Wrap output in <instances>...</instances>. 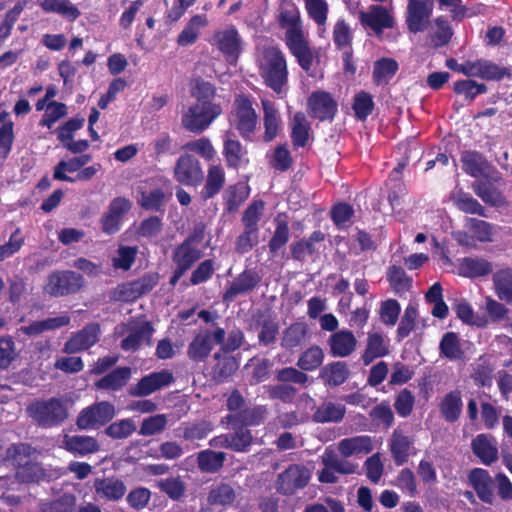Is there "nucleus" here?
Masks as SVG:
<instances>
[{
  "label": "nucleus",
  "mask_w": 512,
  "mask_h": 512,
  "mask_svg": "<svg viewBox=\"0 0 512 512\" xmlns=\"http://www.w3.org/2000/svg\"><path fill=\"white\" fill-rule=\"evenodd\" d=\"M346 409L341 404L325 402L317 407L312 419L316 423H339L345 416Z\"/></svg>",
  "instance_id": "50"
},
{
  "label": "nucleus",
  "mask_w": 512,
  "mask_h": 512,
  "mask_svg": "<svg viewBox=\"0 0 512 512\" xmlns=\"http://www.w3.org/2000/svg\"><path fill=\"white\" fill-rule=\"evenodd\" d=\"M63 448L74 455L85 456L100 450L97 439L87 435H65Z\"/></svg>",
  "instance_id": "30"
},
{
  "label": "nucleus",
  "mask_w": 512,
  "mask_h": 512,
  "mask_svg": "<svg viewBox=\"0 0 512 512\" xmlns=\"http://www.w3.org/2000/svg\"><path fill=\"white\" fill-rule=\"evenodd\" d=\"M210 44L216 47L230 64H236L243 51V41L235 26L216 30L211 37Z\"/></svg>",
  "instance_id": "8"
},
{
  "label": "nucleus",
  "mask_w": 512,
  "mask_h": 512,
  "mask_svg": "<svg viewBox=\"0 0 512 512\" xmlns=\"http://www.w3.org/2000/svg\"><path fill=\"white\" fill-rule=\"evenodd\" d=\"M265 203L263 200H254L242 214L243 232L236 238L235 250L239 254L250 252L259 242V221L263 214Z\"/></svg>",
  "instance_id": "4"
},
{
  "label": "nucleus",
  "mask_w": 512,
  "mask_h": 512,
  "mask_svg": "<svg viewBox=\"0 0 512 512\" xmlns=\"http://www.w3.org/2000/svg\"><path fill=\"white\" fill-rule=\"evenodd\" d=\"M471 449L485 465H491L498 460L497 441L490 434H478L471 442Z\"/></svg>",
  "instance_id": "26"
},
{
  "label": "nucleus",
  "mask_w": 512,
  "mask_h": 512,
  "mask_svg": "<svg viewBox=\"0 0 512 512\" xmlns=\"http://www.w3.org/2000/svg\"><path fill=\"white\" fill-rule=\"evenodd\" d=\"M31 450L30 444H12L6 449L5 454L0 456V461L11 462L18 469L26 461L30 460Z\"/></svg>",
  "instance_id": "61"
},
{
  "label": "nucleus",
  "mask_w": 512,
  "mask_h": 512,
  "mask_svg": "<svg viewBox=\"0 0 512 512\" xmlns=\"http://www.w3.org/2000/svg\"><path fill=\"white\" fill-rule=\"evenodd\" d=\"M166 195L161 188L140 191L139 206L146 211L163 212Z\"/></svg>",
  "instance_id": "59"
},
{
  "label": "nucleus",
  "mask_w": 512,
  "mask_h": 512,
  "mask_svg": "<svg viewBox=\"0 0 512 512\" xmlns=\"http://www.w3.org/2000/svg\"><path fill=\"white\" fill-rule=\"evenodd\" d=\"M453 202L456 208L463 213L487 217L485 207L468 192L459 191L453 197Z\"/></svg>",
  "instance_id": "58"
},
{
  "label": "nucleus",
  "mask_w": 512,
  "mask_h": 512,
  "mask_svg": "<svg viewBox=\"0 0 512 512\" xmlns=\"http://www.w3.org/2000/svg\"><path fill=\"white\" fill-rule=\"evenodd\" d=\"M414 440L405 435L400 428L392 432L389 448L394 463L397 466L404 465L410 457V450L413 448Z\"/></svg>",
  "instance_id": "28"
},
{
  "label": "nucleus",
  "mask_w": 512,
  "mask_h": 512,
  "mask_svg": "<svg viewBox=\"0 0 512 512\" xmlns=\"http://www.w3.org/2000/svg\"><path fill=\"white\" fill-rule=\"evenodd\" d=\"M159 274L157 272L145 273L142 277L118 285L113 291V299L120 302L131 303L152 291L158 284Z\"/></svg>",
  "instance_id": "9"
},
{
  "label": "nucleus",
  "mask_w": 512,
  "mask_h": 512,
  "mask_svg": "<svg viewBox=\"0 0 512 512\" xmlns=\"http://www.w3.org/2000/svg\"><path fill=\"white\" fill-rule=\"evenodd\" d=\"M472 189L485 204L499 206L503 203L504 198L502 193L487 182L475 181L472 184Z\"/></svg>",
  "instance_id": "63"
},
{
  "label": "nucleus",
  "mask_w": 512,
  "mask_h": 512,
  "mask_svg": "<svg viewBox=\"0 0 512 512\" xmlns=\"http://www.w3.org/2000/svg\"><path fill=\"white\" fill-rule=\"evenodd\" d=\"M249 194L250 187L246 183L238 182L236 184L229 185L222 195L226 212H236L247 200Z\"/></svg>",
  "instance_id": "42"
},
{
  "label": "nucleus",
  "mask_w": 512,
  "mask_h": 512,
  "mask_svg": "<svg viewBox=\"0 0 512 512\" xmlns=\"http://www.w3.org/2000/svg\"><path fill=\"white\" fill-rule=\"evenodd\" d=\"M389 352V340L379 332H369L361 361L364 366H368L375 359L387 356Z\"/></svg>",
  "instance_id": "29"
},
{
  "label": "nucleus",
  "mask_w": 512,
  "mask_h": 512,
  "mask_svg": "<svg viewBox=\"0 0 512 512\" xmlns=\"http://www.w3.org/2000/svg\"><path fill=\"white\" fill-rule=\"evenodd\" d=\"M155 486L173 501H179L186 493V484L180 476L161 478Z\"/></svg>",
  "instance_id": "54"
},
{
  "label": "nucleus",
  "mask_w": 512,
  "mask_h": 512,
  "mask_svg": "<svg viewBox=\"0 0 512 512\" xmlns=\"http://www.w3.org/2000/svg\"><path fill=\"white\" fill-rule=\"evenodd\" d=\"M275 378L279 383L284 384H297L303 387L310 384L309 375L300 368L292 366L278 369L275 373Z\"/></svg>",
  "instance_id": "62"
},
{
  "label": "nucleus",
  "mask_w": 512,
  "mask_h": 512,
  "mask_svg": "<svg viewBox=\"0 0 512 512\" xmlns=\"http://www.w3.org/2000/svg\"><path fill=\"white\" fill-rule=\"evenodd\" d=\"M492 270V264L485 259L465 257L459 263L460 274L469 278L489 275Z\"/></svg>",
  "instance_id": "51"
},
{
  "label": "nucleus",
  "mask_w": 512,
  "mask_h": 512,
  "mask_svg": "<svg viewBox=\"0 0 512 512\" xmlns=\"http://www.w3.org/2000/svg\"><path fill=\"white\" fill-rule=\"evenodd\" d=\"M174 382L173 373L167 369L152 372L143 376L129 389V394L134 397H144L169 386Z\"/></svg>",
  "instance_id": "16"
},
{
  "label": "nucleus",
  "mask_w": 512,
  "mask_h": 512,
  "mask_svg": "<svg viewBox=\"0 0 512 512\" xmlns=\"http://www.w3.org/2000/svg\"><path fill=\"white\" fill-rule=\"evenodd\" d=\"M351 371L346 361L337 360L327 363L320 368L319 379L327 388H336L344 384L350 377Z\"/></svg>",
  "instance_id": "25"
},
{
  "label": "nucleus",
  "mask_w": 512,
  "mask_h": 512,
  "mask_svg": "<svg viewBox=\"0 0 512 512\" xmlns=\"http://www.w3.org/2000/svg\"><path fill=\"white\" fill-rule=\"evenodd\" d=\"M115 416V407L108 401L95 402L83 408L76 419L80 430H93L109 423Z\"/></svg>",
  "instance_id": "7"
},
{
  "label": "nucleus",
  "mask_w": 512,
  "mask_h": 512,
  "mask_svg": "<svg viewBox=\"0 0 512 512\" xmlns=\"http://www.w3.org/2000/svg\"><path fill=\"white\" fill-rule=\"evenodd\" d=\"M375 103L370 93L362 90L355 94L352 109L357 120L365 121L374 110Z\"/></svg>",
  "instance_id": "64"
},
{
  "label": "nucleus",
  "mask_w": 512,
  "mask_h": 512,
  "mask_svg": "<svg viewBox=\"0 0 512 512\" xmlns=\"http://www.w3.org/2000/svg\"><path fill=\"white\" fill-rule=\"evenodd\" d=\"M463 402L458 390L447 393L440 403V411L443 418L449 422H456L462 412Z\"/></svg>",
  "instance_id": "47"
},
{
  "label": "nucleus",
  "mask_w": 512,
  "mask_h": 512,
  "mask_svg": "<svg viewBox=\"0 0 512 512\" xmlns=\"http://www.w3.org/2000/svg\"><path fill=\"white\" fill-rule=\"evenodd\" d=\"M310 480V472L303 465L291 464L277 478V491L283 495H293L297 490L306 487Z\"/></svg>",
  "instance_id": "14"
},
{
  "label": "nucleus",
  "mask_w": 512,
  "mask_h": 512,
  "mask_svg": "<svg viewBox=\"0 0 512 512\" xmlns=\"http://www.w3.org/2000/svg\"><path fill=\"white\" fill-rule=\"evenodd\" d=\"M68 315L47 318L41 321L31 322L27 326L21 327V331L28 336L39 335L48 330L58 329L67 326L70 323Z\"/></svg>",
  "instance_id": "49"
},
{
  "label": "nucleus",
  "mask_w": 512,
  "mask_h": 512,
  "mask_svg": "<svg viewBox=\"0 0 512 512\" xmlns=\"http://www.w3.org/2000/svg\"><path fill=\"white\" fill-rule=\"evenodd\" d=\"M268 409L265 405H256L250 408H244L237 413L227 414L222 418V424L226 423L231 428L237 426L247 427L259 426L263 424L267 418Z\"/></svg>",
  "instance_id": "18"
},
{
  "label": "nucleus",
  "mask_w": 512,
  "mask_h": 512,
  "mask_svg": "<svg viewBox=\"0 0 512 512\" xmlns=\"http://www.w3.org/2000/svg\"><path fill=\"white\" fill-rule=\"evenodd\" d=\"M154 328L149 321H145L139 326L133 328L129 334L122 339L121 348L125 351H137L143 342L151 344V337Z\"/></svg>",
  "instance_id": "40"
},
{
  "label": "nucleus",
  "mask_w": 512,
  "mask_h": 512,
  "mask_svg": "<svg viewBox=\"0 0 512 512\" xmlns=\"http://www.w3.org/2000/svg\"><path fill=\"white\" fill-rule=\"evenodd\" d=\"M440 355L449 359H461L464 352L461 348L460 339L455 332H446L439 343Z\"/></svg>",
  "instance_id": "60"
},
{
  "label": "nucleus",
  "mask_w": 512,
  "mask_h": 512,
  "mask_svg": "<svg viewBox=\"0 0 512 512\" xmlns=\"http://www.w3.org/2000/svg\"><path fill=\"white\" fill-rule=\"evenodd\" d=\"M362 26L371 29L375 35L380 36L385 29L394 27L395 21L388 9L381 5H371L367 11L360 12Z\"/></svg>",
  "instance_id": "17"
},
{
  "label": "nucleus",
  "mask_w": 512,
  "mask_h": 512,
  "mask_svg": "<svg viewBox=\"0 0 512 512\" xmlns=\"http://www.w3.org/2000/svg\"><path fill=\"white\" fill-rule=\"evenodd\" d=\"M258 70L264 85L276 95L283 97L287 93L289 87L287 60L278 46H268L262 50Z\"/></svg>",
  "instance_id": "1"
},
{
  "label": "nucleus",
  "mask_w": 512,
  "mask_h": 512,
  "mask_svg": "<svg viewBox=\"0 0 512 512\" xmlns=\"http://www.w3.org/2000/svg\"><path fill=\"white\" fill-rule=\"evenodd\" d=\"M434 0H408L405 11V23L409 32H424L430 23Z\"/></svg>",
  "instance_id": "11"
},
{
  "label": "nucleus",
  "mask_w": 512,
  "mask_h": 512,
  "mask_svg": "<svg viewBox=\"0 0 512 512\" xmlns=\"http://www.w3.org/2000/svg\"><path fill=\"white\" fill-rule=\"evenodd\" d=\"M262 281L260 273L253 268H246L238 274L223 293L224 302H232L239 295L252 292Z\"/></svg>",
  "instance_id": "15"
},
{
  "label": "nucleus",
  "mask_w": 512,
  "mask_h": 512,
  "mask_svg": "<svg viewBox=\"0 0 512 512\" xmlns=\"http://www.w3.org/2000/svg\"><path fill=\"white\" fill-rule=\"evenodd\" d=\"M202 257V251L188 242L179 244L172 253L175 266L188 271Z\"/></svg>",
  "instance_id": "43"
},
{
  "label": "nucleus",
  "mask_w": 512,
  "mask_h": 512,
  "mask_svg": "<svg viewBox=\"0 0 512 512\" xmlns=\"http://www.w3.org/2000/svg\"><path fill=\"white\" fill-rule=\"evenodd\" d=\"M310 117L320 122H332L338 111V104L329 92L318 90L311 93L307 100Z\"/></svg>",
  "instance_id": "13"
},
{
  "label": "nucleus",
  "mask_w": 512,
  "mask_h": 512,
  "mask_svg": "<svg viewBox=\"0 0 512 512\" xmlns=\"http://www.w3.org/2000/svg\"><path fill=\"white\" fill-rule=\"evenodd\" d=\"M387 281L392 291L399 297L404 296L412 288V278L401 266L391 265L387 270Z\"/></svg>",
  "instance_id": "45"
},
{
  "label": "nucleus",
  "mask_w": 512,
  "mask_h": 512,
  "mask_svg": "<svg viewBox=\"0 0 512 512\" xmlns=\"http://www.w3.org/2000/svg\"><path fill=\"white\" fill-rule=\"evenodd\" d=\"M373 449L372 441L369 436H356L344 438L338 444V450L344 457H350L357 454H367Z\"/></svg>",
  "instance_id": "44"
},
{
  "label": "nucleus",
  "mask_w": 512,
  "mask_h": 512,
  "mask_svg": "<svg viewBox=\"0 0 512 512\" xmlns=\"http://www.w3.org/2000/svg\"><path fill=\"white\" fill-rule=\"evenodd\" d=\"M495 293L501 301L512 303V268H505L493 275Z\"/></svg>",
  "instance_id": "56"
},
{
  "label": "nucleus",
  "mask_w": 512,
  "mask_h": 512,
  "mask_svg": "<svg viewBox=\"0 0 512 512\" xmlns=\"http://www.w3.org/2000/svg\"><path fill=\"white\" fill-rule=\"evenodd\" d=\"M468 484L477 497L486 504L494 502V478L483 468H473L467 476Z\"/></svg>",
  "instance_id": "21"
},
{
  "label": "nucleus",
  "mask_w": 512,
  "mask_h": 512,
  "mask_svg": "<svg viewBox=\"0 0 512 512\" xmlns=\"http://www.w3.org/2000/svg\"><path fill=\"white\" fill-rule=\"evenodd\" d=\"M40 7L46 13L60 14L69 21H75L80 16L78 8L69 0H43Z\"/></svg>",
  "instance_id": "57"
},
{
  "label": "nucleus",
  "mask_w": 512,
  "mask_h": 512,
  "mask_svg": "<svg viewBox=\"0 0 512 512\" xmlns=\"http://www.w3.org/2000/svg\"><path fill=\"white\" fill-rule=\"evenodd\" d=\"M460 161L463 171L474 178L485 175L490 168V163L486 157L476 150H465L461 153Z\"/></svg>",
  "instance_id": "38"
},
{
  "label": "nucleus",
  "mask_w": 512,
  "mask_h": 512,
  "mask_svg": "<svg viewBox=\"0 0 512 512\" xmlns=\"http://www.w3.org/2000/svg\"><path fill=\"white\" fill-rule=\"evenodd\" d=\"M132 375V369L128 366L116 367L95 382L99 390L119 391L123 389Z\"/></svg>",
  "instance_id": "32"
},
{
  "label": "nucleus",
  "mask_w": 512,
  "mask_h": 512,
  "mask_svg": "<svg viewBox=\"0 0 512 512\" xmlns=\"http://www.w3.org/2000/svg\"><path fill=\"white\" fill-rule=\"evenodd\" d=\"M209 24L205 14L192 16L178 34L176 43L178 46L187 47L195 44L200 36L201 30Z\"/></svg>",
  "instance_id": "31"
},
{
  "label": "nucleus",
  "mask_w": 512,
  "mask_h": 512,
  "mask_svg": "<svg viewBox=\"0 0 512 512\" xmlns=\"http://www.w3.org/2000/svg\"><path fill=\"white\" fill-rule=\"evenodd\" d=\"M174 179L185 186H198L204 179L199 160L191 154H182L173 168Z\"/></svg>",
  "instance_id": "12"
},
{
  "label": "nucleus",
  "mask_w": 512,
  "mask_h": 512,
  "mask_svg": "<svg viewBox=\"0 0 512 512\" xmlns=\"http://www.w3.org/2000/svg\"><path fill=\"white\" fill-rule=\"evenodd\" d=\"M99 335V324H89L66 342L65 351L73 353L87 350L99 341Z\"/></svg>",
  "instance_id": "27"
},
{
  "label": "nucleus",
  "mask_w": 512,
  "mask_h": 512,
  "mask_svg": "<svg viewBox=\"0 0 512 512\" xmlns=\"http://www.w3.org/2000/svg\"><path fill=\"white\" fill-rule=\"evenodd\" d=\"M258 118L251 96L243 93L236 94L229 122L245 141H251L257 128Z\"/></svg>",
  "instance_id": "3"
},
{
  "label": "nucleus",
  "mask_w": 512,
  "mask_h": 512,
  "mask_svg": "<svg viewBox=\"0 0 512 512\" xmlns=\"http://www.w3.org/2000/svg\"><path fill=\"white\" fill-rule=\"evenodd\" d=\"M226 182L225 171L221 165H211L207 171L206 182L200 191L203 201H208L216 196L224 187Z\"/></svg>",
  "instance_id": "39"
},
{
  "label": "nucleus",
  "mask_w": 512,
  "mask_h": 512,
  "mask_svg": "<svg viewBox=\"0 0 512 512\" xmlns=\"http://www.w3.org/2000/svg\"><path fill=\"white\" fill-rule=\"evenodd\" d=\"M277 23L285 29V39L291 37L292 32L303 33L300 12L293 0H280L278 5Z\"/></svg>",
  "instance_id": "20"
},
{
  "label": "nucleus",
  "mask_w": 512,
  "mask_h": 512,
  "mask_svg": "<svg viewBox=\"0 0 512 512\" xmlns=\"http://www.w3.org/2000/svg\"><path fill=\"white\" fill-rule=\"evenodd\" d=\"M226 460V454L221 451L206 449L197 454V465L200 471L216 473L222 469Z\"/></svg>",
  "instance_id": "48"
},
{
  "label": "nucleus",
  "mask_w": 512,
  "mask_h": 512,
  "mask_svg": "<svg viewBox=\"0 0 512 512\" xmlns=\"http://www.w3.org/2000/svg\"><path fill=\"white\" fill-rule=\"evenodd\" d=\"M29 416L42 428L63 424L69 416L66 402L58 397L35 400L27 407Z\"/></svg>",
  "instance_id": "2"
},
{
  "label": "nucleus",
  "mask_w": 512,
  "mask_h": 512,
  "mask_svg": "<svg viewBox=\"0 0 512 512\" xmlns=\"http://www.w3.org/2000/svg\"><path fill=\"white\" fill-rule=\"evenodd\" d=\"M285 43L299 66L306 72L310 71L313 66L314 54L304 34L292 32L291 37L285 39Z\"/></svg>",
  "instance_id": "24"
},
{
  "label": "nucleus",
  "mask_w": 512,
  "mask_h": 512,
  "mask_svg": "<svg viewBox=\"0 0 512 512\" xmlns=\"http://www.w3.org/2000/svg\"><path fill=\"white\" fill-rule=\"evenodd\" d=\"M291 142L294 150L307 146L311 136V124L303 112H296L290 123Z\"/></svg>",
  "instance_id": "34"
},
{
  "label": "nucleus",
  "mask_w": 512,
  "mask_h": 512,
  "mask_svg": "<svg viewBox=\"0 0 512 512\" xmlns=\"http://www.w3.org/2000/svg\"><path fill=\"white\" fill-rule=\"evenodd\" d=\"M223 113L221 104L194 102L182 111L181 126L188 132L201 134Z\"/></svg>",
  "instance_id": "5"
},
{
  "label": "nucleus",
  "mask_w": 512,
  "mask_h": 512,
  "mask_svg": "<svg viewBox=\"0 0 512 512\" xmlns=\"http://www.w3.org/2000/svg\"><path fill=\"white\" fill-rule=\"evenodd\" d=\"M236 499L234 488L227 483L213 486L208 493L207 502L212 506H231Z\"/></svg>",
  "instance_id": "55"
},
{
  "label": "nucleus",
  "mask_w": 512,
  "mask_h": 512,
  "mask_svg": "<svg viewBox=\"0 0 512 512\" xmlns=\"http://www.w3.org/2000/svg\"><path fill=\"white\" fill-rule=\"evenodd\" d=\"M84 277L72 270H54L48 276L43 293L50 297H66L78 293L84 286Z\"/></svg>",
  "instance_id": "6"
},
{
  "label": "nucleus",
  "mask_w": 512,
  "mask_h": 512,
  "mask_svg": "<svg viewBox=\"0 0 512 512\" xmlns=\"http://www.w3.org/2000/svg\"><path fill=\"white\" fill-rule=\"evenodd\" d=\"M222 154L225 158L226 166L230 169L238 170L242 164H247L249 159L247 149L242 143L231 137H226L223 141Z\"/></svg>",
  "instance_id": "37"
},
{
  "label": "nucleus",
  "mask_w": 512,
  "mask_h": 512,
  "mask_svg": "<svg viewBox=\"0 0 512 512\" xmlns=\"http://www.w3.org/2000/svg\"><path fill=\"white\" fill-rule=\"evenodd\" d=\"M93 488L95 495L107 502H118L127 492L124 481L116 476L96 478Z\"/></svg>",
  "instance_id": "22"
},
{
  "label": "nucleus",
  "mask_w": 512,
  "mask_h": 512,
  "mask_svg": "<svg viewBox=\"0 0 512 512\" xmlns=\"http://www.w3.org/2000/svg\"><path fill=\"white\" fill-rule=\"evenodd\" d=\"M324 357L323 349L318 345H312L299 355L296 366L304 372L315 371L322 367Z\"/></svg>",
  "instance_id": "53"
},
{
  "label": "nucleus",
  "mask_w": 512,
  "mask_h": 512,
  "mask_svg": "<svg viewBox=\"0 0 512 512\" xmlns=\"http://www.w3.org/2000/svg\"><path fill=\"white\" fill-rule=\"evenodd\" d=\"M308 338V324L305 322H295L283 331L281 347L288 351H294L304 345Z\"/></svg>",
  "instance_id": "36"
},
{
  "label": "nucleus",
  "mask_w": 512,
  "mask_h": 512,
  "mask_svg": "<svg viewBox=\"0 0 512 512\" xmlns=\"http://www.w3.org/2000/svg\"><path fill=\"white\" fill-rule=\"evenodd\" d=\"M399 65L393 58L383 57L374 63L372 79L376 85L387 84L397 73Z\"/></svg>",
  "instance_id": "52"
},
{
  "label": "nucleus",
  "mask_w": 512,
  "mask_h": 512,
  "mask_svg": "<svg viewBox=\"0 0 512 512\" xmlns=\"http://www.w3.org/2000/svg\"><path fill=\"white\" fill-rule=\"evenodd\" d=\"M131 208V202L124 197L114 198L108 207V211L100 219L102 232L107 235L117 233L121 228L122 218Z\"/></svg>",
  "instance_id": "19"
},
{
  "label": "nucleus",
  "mask_w": 512,
  "mask_h": 512,
  "mask_svg": "<svg viewBox=\"0 0 512 512\" xmlns=\"http://www.w3.org/2000/svg\"><path fill=\"white\" fill-rule=\"evenodd\" d=\"M263 108V141L269 143L279 134L281 128V118L275 104L267 99L261 101Z\"/></svg>",
  "instance_id": "35"
},
{
  "label": "nucleus",
  "mask_w": 512,
  "mask_h": 512,
  "mask_svg": "<svg viewBox=\"0 0 512 512\" xmlns=\"http://www.w3.org/2000/svg\"><path fill=\"white\" fill-rule=\"evenodd\" d=\"M225 335L226 331L222 327L199 332L187 347V357L194 363L205 362L213 350V343H222Z\"/></svg>",
  "instance_id": "10"
},
{
  "label": "nucleus",
  "mask_w": 512,
  "mask_h": 512,
  "mask_svg": "<svg viewBox=\"0 0 512 512\" xmlns=\"http://www.w3.org/2000/svg\"><path fill=\"white\" fill-rule=\"evenodd\" d=\"M357 343V338L348 329L338 330L327 339L329 354L334 358L349 357L355 352Z\"/></svg>",
  "instance_id": "23"
},
{
  "label": "nucleus",
  "mask_w": 512,
  "mask_h": 512,
  "mask_svg": "<svg viewBox=\"0 0 512 512\" xmlns=\"http://www.w3.org/2000/svg\"><path fill=\"white\" fill-rule=\"evenodd\" d=\"M216 364L212 369V378L217 383H223L228 380L238 369V362L235 357L222 355L217 352L214 354Z\"/></svg>",
  "instance_id": "46"
},
{
  "label": "nucleus",
  "mask_w": 512,
  "mask_h": 512,
  "mask_svg": "<svg viewBox=\"0 0 512 512\" xmlns=\"http://www.w3.org/2000/svg\"><path fill=\"white\" fill-rule=\"evenodd\" d=\"M325 240V234L316 230L310 234L308 238H302L290 245L291 256L294 260L303 262L307 256L316 253L315 243H321Z\"/></svg>",
  "instance_id": "41"
},
{
  "label": "nucleus",
  "mask_w": 512,
  "mask_h": 512,
  "mask_svg": "<svg viewBox=\"0 0 512 512\" xmlns=\"http://www.w3.org/2000/svg\"><path fill=\"white\" fill-rule=\"evenodd\" d=\"M275 230L268 242L269 253L276 256L290 239V228L286 213H278L274 218Z\"/></svg>",
  "instance_id": "33"
}]
</instances>
